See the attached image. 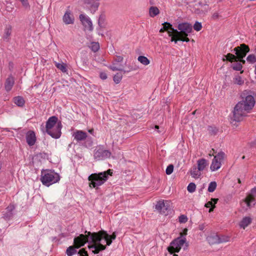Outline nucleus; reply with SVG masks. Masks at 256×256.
<instances>
[{"label":"nucleus","mask_w":256,"mask_h":256,"mask_svg":"<svg viewBox=\"0 0 256 256\" xmlns=\"http://www.w3.org/2000/svg\"><path fill=\"white\" fill-rule=\"evenodd\" d=\"M218 13L217 12H214L212 16V18L214 20H216L218 18Z\"/></svg>","instance_id":"obj_49"},{"label":"nucleus","mask_w":256,"mask_h":256,"mask_svg":"<svg viewBox=\"0 0 256 256\" xmlns=\"http://www.w3.org/2000/svg\"><path fill=\"white\" fill-rule=\"evenodd\" d=\"M216 186V182H212L208 184V190L210 192H212L215 190Z\"/></svg>","instance_id":"obj_37"},{"label":"nucleus","mask_w":256,"mask_h":256,"mask_svg":"<svg viewBox=\"0 0 256 256\" xmlns=\"http://www.w3.org/2000/svg\"><path fill=\"white\" fill-rule=\"evenodd\" d=\"M60 180L59 174L54 170H42L40 180L44 185L49 186L58 182Z\"/></svg>","instance_id":"obj_6"},{"label":"nucleus","mask_w":256,"mask_h":256,"mask_svg":"<svg viewBox=\"0 0 256 256\" xmlns=\"http://www.w3.org/2000/svg\"><path fill=\"white\" fill-rule=\"evenodd\" d=\"M196 189V185L194 182H190L188 184L187 187L188 191L190 193H192L195 192Z\"/></svg>","instance_id":"obj_38"},{"label":"nucleus","mask_w":256,"mask_h":256,"mask_svg":"<svg viewBox=\"0 0 256 256\" xmlns=\"http://www.w3.org/2000/svg\"><path fill=\"white\" fill-rule=\"evenodd\" d=\"M234 82L238 85H242L244 83V80L241 76H236L234 78Z\"/></svg>","instance_id":"obj_41"},{"label":"nucleus","mask_w":256,"mask_h":256,"mask_svg":"<svg viewBox=\"0 0 256 256\" xmlns=\"http://www.w3.org/2000/svg\"><path fill=\"white\" fill-rule=\"evenodd\" d=\"M256 204L255 199L252 198L248 196L240 202V206L244 210H246L252 208Z\"/></svg>","instance_id":"obj_16"},{"label":"nucleus","mask_w":256,"mask_h":256,"mask_svg":"<svg viewBox=\"0 0 256 256\" xmlns=\"http://www.w3.org/2000/svg\"><path fill=\"white\" fill-rule=\"evenodd\" d=\"M78 254H80V256H88V252L84 248L80 250Z\"/></svg>","instance_id":"obj_47"},{"label":"nucleus","mask_w":256,"mask_h":256,"mask_svg":"<svg viewBox=\"0 0 256 256\" xmlns=\"http://www.w3.org/2000/svg\"><path fill=\"white\" fill-rule=\"evenodd\" d=\"M212 151H213V152L212 153V152H210L209 154H208V155L210 156H214V150H212Z\"/></svg>","instance_id":"obj_52"},{"label":"nucleus","mask_w":256,"mask_h":256,"mask_svg":"<svg viewBox=\"0 0 256 256\" xmlns=\"http://www.w3.org/2000/svg\"><path fill=\"white\" fill-rule=\"evenodd\" d=\"M62 20L66 24H73L74 21V18L70 11L67 10L63 16Z\"/></svg>","instance_id":"obj_18"},{"label":"nucleus","mask_w":256,"mask_h":256,"mask_svg":"<svg viewBox=\"0 0 256 256\" xmlns=\"http://www.w3.org/2000/svg\"><path fill=\"white\" fill-rule=\"evenodd\" d=\"M124 58L122 56H116L109 68L113 71L123 70V66L120 64L123 61Z\"/></svg>","instance_id":"obj_15"},{"label":"nucleus","mask_w":256,"mask_h":256,"mask_svg":"<svg viewBox=\"0 0 256 256\" xmlns=\"http://www.w3.org/2000/svg\"><path fill=\"white\" fill-rule=\"evenodd\" d=\"M100 77L102 80H105L107 78V74L105 72H100Z\"/></svg>","instance_id":"obj_48"},{"label":"nucleus","mask_w":256,"mask_h":256,"mask_svg":"<svg viewBox=\"0 0 256 256\" xmlns=\"http://www.w3.org/2000/svg\"><path fill=\"white\" fill-rule=\"evenodd\" d=\"M234 50L237 56L232 54H228L226 55V58L227 60L230 62H236L232 64V66L234 70H240L242 68V65L240 62L242 64L245 63V60H242V58L249 52L250 49L248 46L244 44H242L240 46L235 48Z\"/></svg>","instance_id":"obj_3"},{"label":"nucleus","mask_w":256,"mask_h":256,"mask_svg":"<svg viewBox=\"0 0 256 256\" xmlns=\"http://www.w3.org/2000/svg\"><path fill=\"white\" fill-rule=\"evenodd\" d=\"M160 10L156 6H151L149 9V14L150 17L154 18L158 14Z\"/></svg>","instance_id":"obj_31"},{"label":"nucleus","mask_w":256,"mask_h":256,"mask_svg":"<svg viewBox=\"0 0 256 256\" xmlns=\"http://www.w3.org/2000/svg\"><path fill=\"white\" fill-rule=\"evenodd\" d=\"M116 238V232H113V234L110 236V238L112 240H115Z\"/></svg>","instance_id":"obj_50"},{"label":"nucleus","mask_w":256,"mask_h":256,"mask_svg":"<svg viewBox=\"0 0 256 256\" xmlns=\"http://www.w3.org/2000/svg\"><path fill=\"white\" fill-rule=\"evenodd\" d=\"M255 95L256 93L252 90L242 92L240 96L242 100L236 104L233 111L234 120L236 122H230L232 124L235 125L236 122L242 120L254 108L256 103Z\"/></svg>","instance_id":"obj_2"},{"label":"nucleus","mask_w":256,"mask_h":256,"mask_svg":"<svg viewBox=\"0 0 256 256\" xmlns=\"http://www.w3.org/2000/svg\"><path fill=\"white\" fill-rule=\"evenodd\" d=\"M14 83V78L12 76H8L6 79L4 86L5 89L7 92L10 91Z\"/></svg>","instance_id":"obj_26"},{"label":"nucleus","mask_w":256,"mask_h":256,"mask_svg":"<svg viewBox=\"0 0 256 256\" xmlns=\"http://www.w3.org/2000/svg\"><path fill=\"white\" fill-rule=\"evenodd\" d=\"M168 253L166 256H176V238H174L168 248Z\"/></svg>","instance_id":"obj_21"},{"label":"nucleus","mask_w":256,"mask_h":256,"mask_svg":"<svg viewBox=\"0 0 256 256\" xmlns=\"http://www.w3.org/2000/svg\"><path fill=\"white\" fill-rule=\"evenodd\" d=\"M162 27L160 29V32H166L170 37V42L176 43V29H174L172 26L169 22H164L162 24Z\"/></svg>","instance_id":"obj_10"},{"label":"nucleus","mask_w":256,"mask_h":256,"mask_svg":"<svg viewBox=\"0 0 256 256\" xmlns=\"http://www.w3.org/2000/svg\"><path fill=\"white\" fill-rule=\"evenodd\" d=\"M218 199L217 198H212L211 201L208 202L206 204L205 206L206 208H210L209 212H211L213 210V209L215 207V204L217 202Z\"/></svg>","instance_id":"obj_30"},{"label":"nucleus","mask_w":256,"mask_h":256,"mask_svg":"<svg viewBox=\"0 0 256 256\" xmlns=\"http://www.w3.org/2000/svg\"><path fill=\"white\" fill-rule=\"evenodd\" d=\"M155 208L160 214L167 215L170 209V202L168 200H159L156 202Z\"/></svg>","instance_id":"obj_12"},{"label":"nucleus","mask_w":256,"mask_h":256,"mask_svg":"<svg viewBox=\"0 0 256 256\" xmlns=\"http://www.w3.org/2000/svg\"><path fill=\"white\" fill-rule=\"evenodd\" d=\"M88 132L92 135H94V130L93 128L89 130Z\"/></svg>","instance_id":"obj_51"},{"label":"nucleus","mask_w":256,"mask_h":256,"mask_svg":"<svg viewBox=\"0 0 256 256\" xmlns=\"http://www.w3.org/2000/svg\"><path fill=\"white\" fill-rule=\"evenodd\" d=\"M198 5L200 6V8H201V10H196L195 12L197 14H200L201 12H206L209 9L208 6L207 4H202L200 2V3H198Z\"/></svg>","instance_id":"obj_32"},{"label":"nucleus","mask_w":256,"mask_h":256,"mask_svg":"<svg viewBox=\"0 0 256 256\" xmlns=\"http://www.w3.org/2000/svg\"><path fill=\"white\" fill-rule=\"evenodd\" d=\"M174 166L172 164H170L168 166L166 170V172L167 174H170L174 170Z\"/></svg>","instance_id":"obj_44"},{"label":"nucleus","mask_w":256,"mask_h":256,"mask_svg":"<svg viewBox=\"0 0 256 256\" xmlns=\"http://www.w3.org/2000/svg\"><path fill=\"white\" fill-rule=\"evenodd\" d=\"M14 102L18 106L22 107L24 105L25 101L21 96H15L13 98Z\"/></svg>","instance_id":"obj_29"},{"label":"nucleus","mask_w":256,"mask_h":256,"mask_svg":"<svg viewBox=\"0 0 256 256\" xmlns=\"http://www.w3.org/2000/svg\"><path fill=\"white\" fill-rule=\"evenodd\" d=\"M79 17L85 29L89 31H92L94 28L90 18L88 16L84 14H80Z\"/></svg>","instance_id":"obj_14"},{"label":"nucleus","mask_w":256,"mask_h":256,"mask_svg":"<svg viewBox=\"0 0 256 256\" xmlns=\"http://www.w3.org/2000/svg\"><path fill=\"white\" fill-rule=\"evenodd\" d=\"M238 182L240 183V180H238Z\"/></svg>","instance_id":"obj_54"},{"label":"nucleus","mask_w":256,"mask_h":256,"mask_svg":"<svg viewBox=\"0 0 256 256\" xmlns=\"http://www.w3.org/2000/svg\"><path fill=\"white\" fill-rule=\"evenodd\" d=\"M54 64L62 72H65L67 71L66 66L64 63L60 64L54 62Z\"/></svg>","instance_id":"obj_34"},{"label":"nucleus","mask_w":256,"mask_h":256,"mask_svg":"<svg viewBox=\"0 0 256 256\" xmlns=\"http://www.w3.org/2000/svg\"><path fill=\"white\" fill-rule=\"evenodd\" d=\"M177 27V41L188 42L190 39L188 36L192 32V26L188 22H182Z\"/></svg>","instance_id":"obj_7"},{"label":"nucleus","mask_w":256,"mask_h":256,"mask_svg":"<svg viewBox=\"0 0 256 256\" xmlns=\"http://www.w3.org/2000/svg\"><path fill=\"white\" fill-rule=\"evenodd\" d=\"M155 128H156V129H158V128H159V126H156H156H155Z\"/></svg>","instance_id":"obj_53"},{"label":"nucleus","mask_w":256,"mask_h":256,"mask_svg":"<svg viewBox=\"0 0 256 256\" xmlns=\"http://www.w3.org/2000/svg\"><path fill=\"white\" fill-rule=\"evenodd\" d=\"M187 232L188 229L186 228H184L182 232H180V236L177 238V253L180 252L181 248L185 250L188 247V243L186 238Z\"/></svg>","instance_id":"obj_9"},{"label":"nucleus","mask_w":256,"mask_h":256,"mask_svg":"<svg viewBox=\"0 0 256 256\" xmlns=\"http://www.w3.org/2000/svg\"><path fill=\"white\" fill-rule=\"evenodd\" d=\"M12 34V26L10 24L6 25L2 35V40L5 42H10Z\"/></svg>","instance_id":"obj_17"},{"label":"nucleus","mask_w":256,"mask_h":256,"mask_svg":"<svg viewBox=\"0 0 256 256\" xmlns=\"http://www.w3.org/2000/svg\"><path fill=\"white\" fill-rule=\"evenodd\" d=\"M252 220L250 217L246 216L240 222L239 226L241 228L244 229L250 224Z\"/></svg>","instance_id":"obj_28"},{"label":"nucleus","mask_w":256,"mask_h":256,"mask_svg":"<svg viewBox=\"0 0 256 256\" xmlns=\"http://www.w3.org/2000/svg\"><path fill=\"white\" fill-rule=\"evenodd\" d=\"M111 152L108 150L100 147L94 151V156L96 160H100L109 158Z\"/></svg>","instance_id":"obj_13"},{"label":"nucleus","mask_w":256,"mask_h":256,"mask_svg":"<svg viewBox=\"0 0 256 256\" xmlns=\"http://www.w3.org/2000/svg\"><path fill=\"white\" fill-rule=\"evenodd\" d=\"M138 60L141 64L144 66H147L150 64V60L144 56H140L138 57Z\"/></svg>","instance_id":"obj_33"},{"label":"nucleus","mask_w":256,"mask_h":256,"mask_svg":"<svg viewBox=\"0 0 256 256\" xmlns=\"http://www.w3.org/2000/svg\"><path fill=\"white\" fill-rule=\"evenodd\" d=\"M112 170L109 169L104 172L91 174L88 177V180L90 182V186L98 188L108 180V175L112 176Z\"/></svg>","instance_id":"obj_5"},{"label":"nucleus","mask_w":256,"mask_h":256,"mask_svg":"<svg viewBox=\"0 0 256 256\" xmlns=\"http://www.w3.org/2000/svg\"><path fill=\"white\" fill-rule=\"evenodd\" d=\"M13 204L9 205L6 208V212L3 214V217L6 220H10L13 216V210L14 209Z\"/></svg>","instance_id":"obj_22"},{"label":"nucleus","mask_w":256,"mask_h":256,"mask_svg":"<svg viewBox=\"0 0 256 256\" xmlns=\"http://www.w3.org/2000/svg\"><path fill=\"white\" fill-rule=\"evenodd\" d=\"M26 8H30V4L28 0H19Z\"/></svg>","instance_id":"obj_45"},{"label":"nucleus","mask_w":256,"mask_h":256,"mask_svg":"<svg viewBox=\"0 0 256 256\" xmlns=\"http://www.w3.org/2000/svg\"><path fill=\"white\" fill-rule=\"evenodd\" d=\"M191 2V0H177V6H186Z\"/></svg>","instance_id":"obj_35"},{"label":"nucleus","mask_w":256,"mask_h":256,"mask_svg":"<svg viewBox=\"0 0 256 256\" xmlns=\"http://www.w3.org/2000/svg\"><path fill=\"white\" fill-rule=\"evenodd\" d=\"M177 256H178L177 255Z\"/></svg>","instance_id":"obj_55"},{"label":"nucleus","mask_w":256,"mask_h":256,"mask_svg":"<svg viewBox=\"0 0 256 256\" xmlns=\"http://www.w3.org/2000/svg\"><path fill=\"white\" fill-rule=\"evenodd\" d=\"M206 240L210 244H212L216 243H220L223 241L221 240L218 235L212 234L208 236Z\"/></svg>","instance_id":"obj_25"},{"label":"nucleus","mask_w":256,"mask_h":256,"mask_svg":"<svg viewBox=\"0 0 256 256\" xmlns=\"http://www.w3.org/2000/svg\"><path fill=\"white\" fill-rule=\"evenodd\" d=\"M248 196H250L252 198L254 199V198L256 197V187L251 190L250 193Z\"/></svg>","instance_id":"obj_46"},{"label":"nucleus","mask_w":256,"mask_h":256,"mask_svg":"<svg viewBox=\"0 0 256 256\" xmlns=\"http://www.w3.org/2000/svg\"><path fill=\"white\" fill-rule=\"evenodd\" d=\"M100 0H81L83 7L88 10L92 13H94L99 6Z\"/></svg>","instance_id":"obj_11"},{"label":"nucleus","mask_w":256,"mask_h":256,"mask_svg":"<svg viewBox=\"0 0 256 256\" xmlns=\"http://www.w3.org/2000/svg\"><path fill=\"white\" fill-rule=\"evenodd\" d=\"M76 250L73 246H69L66 250V254L68 256H72L76 254Z\"/></svg>","instance_id":"obj_36"},{"label":"nucleus","mask_w":256,"mask_h":256,"mask_svg":"<svg viewBox=\"0 0 256 256\" xmlns=\"http://www.w3.org/2000/svg\"><path fill=\"white\" fill-rule=\"evenodd\" d=\"M197 168L202 172L208 166V162L205 158H202L197 161Z\"/></svg>","instance_id":"obj_23"},{"label":"nucleus","mask_w":256,"mask_h":256,"mask_svg":"<svg viewBox=\"0 0 256 256\" xmlns=\"http://www.w3.org/2000/svg\"><path fill=\"white\" fill-rule=\"evenodd\" d=\"M188 218L186 215L182 214L178 217V222L180 224H184L188 222Z\"/></svg>","instance_id":"obj_42"},{"label":"nucleus","mask_w":256,"mask_h":256,"mask_svg":"<svg viewBox=\"0 0 256 256\" xmlns=\"http://www.w3.org/2000/svg\"><path fill=\"white\" fill-rule=\"evenodd\" d=\"M192 177L196 180L200 178L202 172L196 166H193L190 171Z\"/></svg>","instance_id":"obj_24"},{"label":"nucleus","mask_w":256,"mask_h":256,"mask_svg":"<svg viewBox=\"0 0 256 256\" xmlns=\"http://www.w3.org/2000/svg\"><path fill=\"white\" fill-rule=\"evenodd\" d=\"M73 136L76 140L79 142L86 140L88 136L86 132L81 130H77L73 134Z\"/></svg>","instance_id":"obj_20"},{"label":"nucleus","mask_w":256,"mask_h":256,"mask_svg":"<svg viewBox=\"0 0 256 256\" xmlns=\"http://www.w3.org/2000/svg\"><path fill=\"white\" fill-rule=\"evenodd\" d=\"M202 28V24L200 22H196L194 25V28L195 30L198 32Z\"/></svg>","instance_id":"obj_43"},{"label":"nucleus","mask_w":256,"mask_h":256,"mask_svg":"<svg viewBox=\"0 0 256 256\" xmlns=\"http://www.w3.org/2000/svg\"><path fill=\"white\" fill-rule=\"evenodd\" d=\"M85 233H87V234H81L74 238L76 248H78L88 242L89 250H92V253L97 254L106 248V246L100 243L102 240H104L108 246L112 243V240L110 238V235L104 230L94 232L86 231Z\"/></svg>","instance_id":"obj_1"},{"label":"nucleus","mask_w":256,"mask_h":256,"mask_svg":"<svg viewBox=\"0 0 256 256\" xmlns=\"http://www.w3.org/2000/svg\"><path fill=\"white\" fill-rule=\"evenodd\" d=\"M224 156L225 154L224 152H220L214 156L210 166L211 172L216 171L220 168Z\"/></svg>","instance_id":"obj_8"},{"label":"nucleus","mask_w":256,"mask_h":256,"mask_svg":"<svg viewBox=\"0 0 256 256\" xmlns=\"http://www.w3.org/2000/svg\"><path fill=\"white\" fill-rule=\"evenodd\" d=\"M26 140L28 144L30 146H34L36 141L35 133L33 131H28L26 135Z\"/></svg>","instance_id":"obj_19"},{"label":"nucleus","mask_w":256,"mask_h":256,"mask_svg":"<svg viewBox=\"0 0 256 256\" xmlns=\"http://www.w3.org/2000/svg\"><path fill=\"white\" fill-rule=\"evenodd\" d=\"M90 48L92 51L96 52L100 49L99 44L96 42H92L90 46Z\"/></svg>","instance_id":"obj_39"},{"label":"nucleus","mask_w":256,"mask_h":256,"mask_svg":"<svg viewBox=\"0 0 256 256\" xmlns=\"http://www.w3.org/2000/svg\"><path fill=\"white\" fill-rule=\"evenodd\" d=\"M98 24L100 28H104L106 26V16L104 14L102 13L98 17Z\"/></svg>","instance_id":"obj_27"},{"label":"nucleus","mask_w":256,"mask_h":256,"mask_svg":"<svg viewBox=\"0 0 256 256\" xmlns=\"http://www.w3.org/2000/svg\"><path fill=\"white\" fill-rule=\"evenodd\" d=\"M58 118L56 116L50 117L46 121V128L48 134L54 138H58L61 136L62 124L57 123Z\"/></svg>","instance_id":"obj_4"},{"label":"nucleus","mask_w":256,"mask_h":256,"mask_svg":"<svg viewBox=\"0 0 256 256\" xmlns=\"http://www.w3.org/2000/svg\"><path fill=\"white\" fill-rule=\"evenodd\" d=\"M122 76L121 74L117 73L114 76L113 80L116 84H118L120 82L122 79Z\"/></svg>","instance_id":"obj_40"}]
</instances>
